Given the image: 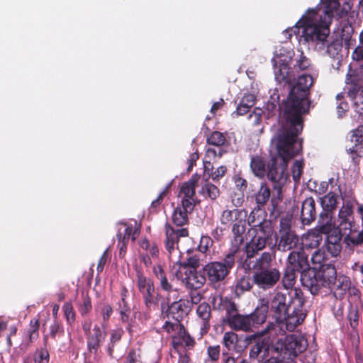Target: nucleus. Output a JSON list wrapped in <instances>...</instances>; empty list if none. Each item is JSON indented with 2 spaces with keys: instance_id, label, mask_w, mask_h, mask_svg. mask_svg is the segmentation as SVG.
<instances>
[{
  "instance_id": "obj_1",
  "label": "nucleus",
  "mask_w": 363,
  "mask_h": 363,
  "mask_svg": "<svg viewBox=\"0 0 363 363\" xmlns=\"http://www.w3.org/2000/svg\"><path fill=\"white\" fill-rule=\"evenodd\" d=\"M298 135L286 128L280 130L276 141L277 154L271 157L267 166L262 156L251 157L250 167L252 174L259 179L267 176L279 194L289 179L287 167L289 161L302 151L303 140L298 139Z\"/></svg>"
},
{
  "instance_id": "obj_2",
  "label": "nucleus",
  "mask_w": 363,
  "mask_h": 363,
  "mask_svg": "<svg viewBox=\"0 0 363 363\" xmlns=\"http://www.w3.org/2000/svg\"><path fill=\"white\" fill-rule=\"evenodd\" d=\"M298 272L285 267L281 283L285 289H291L286 294L277 292L271 300V312L276 321L285 325V330L292 332L305 320L307 311L303 308L305 298L299 288H294Z\"/></svg>"
},
{
  "instance_id": "obj_3",
  "label": "nucleus",
  "mask_w": 363,
  "mask_h": 363,
  "mask_svg": "<svg viewBox=\"0 0 363 363\" xmlns=\"http://www.w3.org/2000/svg\"><path fill=\"white\" fill-rule=\"evenodd\" d=\"M314 83L311 74H302L291 86L287 98L282 101L279 108L286 123V128L300 135L303 128V116L310 109V89Z\"/></svg>"
},
{
  "instance_id": "obj_4",
  "label": "nucleus",
  "mask_w": 363,
  "mask_h": 363,
  "mask_svg": "<svg viewBox=\"0 0 363 363\" xmlns=\"http://www.w3.org/2000/svg\"><path fill=\"white\" fill-rule=\"evenodd\" d=\"M319 11V8L308 9L306 15L302 16L296 26L284 30L286 35L289 34L287 38H291L292 32L294 34L298 33L299 28H303L301 37L309 46L313 47L318 51L324 50L330 35V28L328 22L323 21L322 16H320L318 19Z\"/></svg>"
},
{
  "instance_id": "obj_5",
  "label": "nucleus",
  "mask_w": 363,
  "mask_h": 363,
  "mask_svg": "<svg viewBox=\"0 0 363 363\" xmlns=\"http://www.w3.org/2000/svg\"><path fill=\"white\" fill-rule=\"evenodd\" d=\"M249 269L253 272L255 284L263 290L272 289L281 279V273L277 264L273 263L269 252H263Z\"/></svg>"
},
{
  "instance_id": "obj_6",
  "label": "nucleus",
  "mask_w": 363,
  "mask_h": 363,
  "mask_svg": "<svg viewBox=\"0 0 363 363\" xmlns=\"http://www.w3.org/2000/svg\"><path fill=\"white\" fill-rule=\"evenodd\" d=\"M247 233L251 238L245 247L247 257L243 263L245 269L250 268V259L253 258L259 251L262 250L267 246L269 248L274 247L276 238V233L272 222H265L259 227L250 228Z\"/></svg>"
},
{
  "instance_id": "obj_7",
  "label": "nucleus",
  "mask_w": 363,
  "mask_h": 363,
  "mask_svg": "<svg viewBox=\"0 0 363 363\" xmlns=\"http://www.w3.org/2000/svg\"><path fill=\"white\" fill-rule=\"evenodd\" d=\"M235 264V252L228 253L220 261L208 262L203 267L206 281L213 286L220 285L228 277Z\"/></svg>"
},
{
  "instance_id": "obj_8",
  "label": "nucleus",
  "mask_w": 363,
  "mask_h": 363,
  "mask_svg": "<svg viewBox=\"0 0 363 363\" xmlns=\"http://www.w3.org/2000/svg\"><path fill=\"white\" fill-rule=\"evenodd\" d=\"M318 227L320 233L327 235L325 247L328 252L333 257L339 255L342 250L343 231L333 226L327 213H320Z\"/></svg>"
},
{
  "instance_id": "obj_9",
  "label": "nucleus",
  "mask_w": 363,
  "mask_h": 363,
  "mask_svg": "<svg viewBox=\"0 0 363 363\" xmlns=\"http://www.w3.org/2000/svg\"><path fill=\"white\" fill-rule=\"evenodd\" d=\"M277 325L270 323L267 325V328L260 333L250 335L245 337V342L247 345H250V350L249 352V357L251 359H263L264 356L268 352L269 347L267 340L263 337L266 333H271L272 330H276L277 328H279L283 333L285 332L284 327L281 329V325L277 321ZM283 326L285 327L284 325Z\"/></svg>"
},
{
  "instance_id": "obj_10",
  "label": "nucleus",
  "mask_w": 363,
  "mask_h": 363,
  "mask_svg": "<svg viewBox=\"0 0 363 363\" xmlns=\"http://www.w3.org/2000/svg\"><path fill=\"white\" fill-rule=\"evenodd\" d=\"M299 241L298 236L291 228V220L288 216L282 217L279 221L278 235L275 238V247L277 250L286 252L296 247Z\"/></svg>"
},
{
  "instance_id": "obj_11",
  "label": "nucleus",
  "mask_w": 363,
  "mask_h": 363,
  "mask_svg": "<svg viewBox=\"0 0 363 363\" xmlns=\"http://www.w3.org/2000/svg\"><path fill=\"white\" fill-rule=\"evenodd\" d=\"M273 350L283 359H294L306 350L301 340L294 335L280 338L274 344Z\"/></svg>"
},
{
  "instance_id": "obj_12",
  "label": "nucleus",
  "mask_w": 363,
  "mask_h": 363,
  "mask_svg": "<svg viewBox=\"0 0 363 363\" xmlns=\"http://www.w3.org/2000/svg\"><path fill=\"white\" fill-rule=\"evenodd\" d=\"M166 301L160 305L162 314L164 318H172L174 320L182 321L189 312V301L179 299L172 303Z\"/></svg>"
},
{
  "instance_id": "obj_13",
  "label": "nucleus",
  "mask_w": 363,
  "mask_h": 363,
  "mask_svg": "<svg viewBox=\"0 0 363 363\" xmlns=\"http://www.w3.org/2000/svg\"><path fill=\"white\" fill-rule=\"evenodd\" d=\"M176 276L178 279L181 280L184 286L189 290L196 291L202 288L206 282L202 269L200 271L187 269L184 272L179 270L176 273Z\"/></svg>"
},
{
  "instance_id": "obj_14",
  "label": "nucleus",
  "mask_w": 363,
  "mask_h": 363,
  "mask_svg": "<svg viewBox=\"0 0 363 363\" xmlns=\"http://www.w3.org/2000/svg\"><path fill=\"white\" fill-rule=\"evenodd\" d=\"M347 152L353 164L358 165L363 157V124L351 132L350 145L347 147Z\"/></svg>"
},
{
  "instance_id": "obj_15",
  "label": "nucleus",
  "mask_w": 363,
  "mask_h": 363,
  "mask_svg": "<svg viewBox=\"0 0 363 363\" xmlns=\"http://www.w3.org/2000/svg\"><path fill=\"white\" fill-rule=\"evenodd\" d=\"M286 266L301 274V276L311 268L308 255L303 248L292 250L288 255Z\"/></svg>"
},
{
  "instance_id": "obj_16",
  "label": "nucleus",
  "mask_w": 363,
  "mask_h": 363,
  "mask_svg": "<svg viewBox=\"0 0 363 363\" xmlns=\"http://www.w3.org/2000/svg\"><path fill=\"white\" fill-rule=\"evenodd\" d=\"M165 240L164 247L170 257L175 250L178 249V242L181 238L189 236V230L187 228H175L169 223L164 225Z\"/></svg>"
},
{
  "instance_id": "obj_17",
  "label": "nucleus",
  "mask_w": 363,
  "mask_h": 363,
  "mask_svg": "<svg viewBox=\"0 0 363 363\" xmlns=\"http://www.w3.org/2000/svg\"><path fill=\"white\" fill-rule=\"evenodd\" d=\"M211 303L214 310L224 311L223 322L227 324L238 313V309L235 302L228 297L218 295L212 298Z\"/></svg>"
},
{
  "instance_id": "obj_18",
  "label": "nucleus",
  "mask_w": 363,
  "mask_h": 363,
  "mask_svg": "<svg viewBox=\"0 0 363 363\" xmlns=\"http://www.w3.org/2000/svg\"><path fill=\"white\" fill-rule=\"evenodd\" d=\"M363 64L359 68H350L345 79L347 94L349 97L355 96L363 89Z\"/></svg>"
},
{
  "instance_id": "obj_19",
  "label": "nucleus",
  "mask_w": 363,
  "mask_h": 363,
  "mask_svg": "<svg viewBox=\"0 0 363 363\" xmlns=\"http://www.w3.org/2000/svg\"><path fill=\"white\" fill-rule=\"evenodd\" d=\"M152 273L157 281L160 290L167 294L164 300L169 302L171 301L170 294L174 292L176 294L178 292V290L172 284L174 279H169L167 277V272L160 264H155L152 267Z\"/></svg>"
},
{
  "instance_id": "obj_20",
  "label": "nucleus",
  "mask_w": 363,
  "mask_h": 363,
  "mask_svg": "<svg viewBox=\"0 0 363 363\" xmlns=\"http://www.w3.org/2000/svg\"><path fill=\"white\" fill-rule=\"evenodd\" d=\"M269 310L271 311V303L264 298L259 299L254 311L247 315L252 331L266 321Z\"/></svg>"
},
{
  "instance_id": "obj_21",
  "label": "nucleus",
  "mask_w": 363,
  "mask_h": 363,
  "mask_svg": "<svg viewBox=\"0 0 363 363\" xmlns=\"http://www.w3.org/2000/svg\"><path fill=\"white\" fill-rule=\"evenodd\" d=\"M300 280L302 285L307 288L313 295L318 294L322 288L326 287L321 278H318V273L315 269H311L309 271L303 273L301 276Z\"/></svg>"
},
{
  "instance_id": "obj_22",
  "label": "nucleus",
  "mask_w": 363,
  "mask_h": 363,
  "mask_svg": "<svg viewBox=\"0 0 363 363\" xmlns=\"http://www.w3.org/2000/svg\"><path fill=\"white\" fill-rule=\"evenodd\" d=\"M353 212V206L350 201H347L342 205L338 213L339 225L337 229L342 231L347 230L354 228V225H357L354 221Z\"/></svg>"
},
{
  "instance_id": "obj_23",
  "label": "nucleus",
  "mask_w": 363,
  "mask_h": 363,
  "mask_svg": "<svg viewBox=\"0 0 363 363\" xmlns=\"http://www.w3.org/2000/svg\"><path fill=\"white\" fill-rule=\"evenodd\" d=\"M222 344L224 347L222 352L238 354L239 355L246 347V345H242V341L239 338L238 335L233 331L224 333Z\"/></svg>"
},
{
  "instance_id": "obj_24",
  "label": "nucleus",
  "mask_w": 363,
  "mask_h": 363,
  "mask_svg": "<svg viewBox=\"0 0 363 363\" xmlns=\"http://www.w3.org/2000/svg\"><path fill=\"white\" fill-rule=\"evenodd\" d=\"M196 315L200 321V330L202 335L206 334L211 328L210 320L212 318L211 307L207 302L199 304L196 308Z\"/></svg>"
},
{
  "instance_id": "obj_25",
  "label": "nucleus",
  "mask_w": 363,
  "mask_h": 363,
  "mask_svg": "<svg viewBox=\"0 0 363 363\" xmlns=\"http://www.w3.org/2000/svg\"><path fill=\"white\" fill-rule=\"evenodd\" d=\"M171 345L175 350H178L179 348L183 347L188 350H192L196 345V340L184 326L183 330H181L177 335L172 337Z\"/></svg>"
},
{
  "instance_id": "obj_26",
  "label": "nucleus",
  "mask_w": 363,
  "mask_h": 363,
  "mask_svg": "<svg viewBox=\"0 0 363 363\" xmlns=\"http://www.w3.org/2000/svg\"><path fill=\"white\" fill-rule=\"evenodd\" d=\"M106 334L101 327L95 325L92 333L86 336L87 349L90 352L96 353L101 343L104 341Z\"/></svg>"
},
{
  "instance_id": "obj_27",
  "label": "nucleus",
  "mask_w": 363,
  "mask_h": 363,
  "mask_svg": "<svg viewBox=\"0 0 363 363\" xmlns=\"http://www.w3.org/2000/svg\"><path fill=\"white\" fill-rule=\"evenodd\" d=\"M316 218L315 203L312 197L302 203L300 219L303 225H310Z\"/></svg>"
},
{
  "instance_id": "obj_28",
  "label": "nucleus",
  "mask_w": 363,
  "mask_h": 363,
  "mask_svg": "<svg viewBox=\"0 0 363 363\" xmlns=\"http://www.w3.org/2000/svg\"><path fill=\"white\" fill-rule=\"evenodd\" d=\"M201 255L194 249H189L186 251V256L184 259L177 261V264L179 267V270L187 269H197L201 265Z\"/></svg>"
},
{
  "instance_id": "obj_29",
  "label": "nucleus",
  "mask_w": 363,
  "mask_h": 363,
  "mask_svg": "<svg viewBox=\"0 0 363 363\" xmlns=\"http://www.w3.org/2000/svg\"><path fill=\"white\" fill-rule=\"evenodd\" d=\"M359 225H354V228L343 230V242L346 246L350 249L363 245V229L358 231Z\"/></svg>"
},
{
  "instance_id": "obj_30",
  "label": "nucleus",
  "mask_w": 363,
  "mask_h": 363,
  "mask_svg": "<svg viewBox=\"0 0 363 363\" xmlns=\"http://www.w3.org/2000/svg\"><path fill=\"white\" fill-rule=\"evenodd\" d=\"M135 285L141 297L156 291L153 280L140 270L136 272Z\"/></svg>"
},
{
  "instance_id": "obj_31",
  "label": "nucleus",
  "mask_w": 363,
  "mask_h": 363,
  "mask_svg": "<svg viewBox=\"0 0 363 363\" xmlns=\"http://www.w3.org/2000/svg\"><path fill=\"white\" fill-rule=\"evenodd\" d=\"M318 278L325 284L327 288H331L334 285L337 279V271L334 265L330 264H323L319 269L316 270Z\"/></svg>"
},
{
  "instance_id": "obj_32",
  "label": "nucleus",
  "mask_w": 363,
  "mask_h": 363,
  "mask_svg": "<svg viewBox=\"0 0 363 363\" xmlns=\"http://www.w3.org/2000/svg\"><path fill=\"white\" fill-rule=\"evenodd\" d=\"M160 298V295L157 292V291L142 296V300L145 306V308L143 311L142 314L144 316L145 320H149L151 318L152 311H155L158 306Z\"/></svg>"
},
{
  "instance_id": "obj_33",
  "label": "nucleus",
  "mask_w": 363,
  "mask_h": 363,
  "mask_svg": "<svg viewBox=\"0 0 363 363\" xmlns=\"http://www.w3.org/2000/svg\"><path fill=\"white\" fill-rule=\"evenodd\" d=\"M253 284H255L253 277H251L249 274L237 277L234 286L235 296L239 298L245 292L250 291L252 289Z\"/></svg>"
},
{
  "instance_id": "obj_34",
  "label": "nucleus",
  "mask_w": 363,
  "mask_h": 363,
  "mask_svg": "<svg viewBox=\"0 0 363 363\" xmlns=\"http://www.w3.org/2000/svg\"><path fill=\"white\" fill-rule=\"evenodd\" d=\"M265 222L272 221L271 220L267 219V213L264 207L257 206L250 212L247 218V223L251 226V228H256L262 225Z\"/></svg>"
},
{
  "instance_id": "obj_35",
  "label": "nucleus",
  "mask_w": 363,
  "mask_h": 363,
  "mask_svg": "<svg viewBox=\"0 0 363 363\" xmlns=\"http://www.w3.org/2000/svg\"><path fill=\"white\" fill-rule=\"evenodd\" d=\"M226 325L236 331H252L247 315H242L238 313L231 320H229Z\"/></svg>"
},
{
  "instance_id": "obj_36",
  "label": "nucleus",
  "mask_w": 363,
  "mask_h": 363,
  "mask_svg": "<svg viewBox=\"0 0 363 363\" xmlns=\"http://www.w3.org/2000/svg\"><path fill=\"white\" fill-rule=\"evenodd\" d=\"M246 212L245 210L238 208L225 209L222 211L219 220L222 225L229 227Z\"/></svg>"
},
{
  "instance_id": "obj_37",
  "label": "nucleus",
  "mask_w": 363,
  "mask_h": 363,
  "mask_svg": "<svg viewBox=\"0 0 363 363\" xmlns=\"http://www.w3.org/2000/svg\"><path fill=\"white\" fill-rule=\"evenodd\" d=\"M290 67L287 63H280L278 67L274 68L275 79L277 82L281 84H289L291 80Z\"/></svg>"
},
{
  "instance_id": "obj_38",
  "label": "nucleus",
  "mask_w": 363,
  "mask_h": 363,
  "mask_svg": "<svg viewBox=\"0 0 363 363\" xmlns=\"http://www.w3.org/2000/svg\"><path fill=\"white\" fill-rule=\"evenodd\" d=\"M338 196L334 192H329L321 199V205L323 208L322 213H327L329 219L331 220L330 212H332L337 207Z\"/></svg>"
},
{
  "instance_id": "obj_39",
  "label": "nucleus",
  "mask_w": 363,
  "mask_h": 363,
  "mask_svg": "<svg viewBox=\"0 0 363 363\" xmlns=\"http://www.w3.org/2000/svg\"><path fill=\"white\" fill-rule=\"evenodd\" d=\"M120 225H123L124 229L122 230L121 228H118V230L116 237L118 238V242L128 243L130 236H132L133 241L135 240L139 234L138 230H133L132 225H127L125 223H121Z\"/></svg>"
},
{
  "instance_id": "obj_40",
  "label": "nucleus",
  "mask_w": 363,
  "mask_h": 363,
  "mask_svg": "<svg viewBox=\"0 0 363 363\" xmlns=\"http://www.w3.org/2000/svg\"><path fill=\"white\" fill-rule=\"evenodd\" d=\"M271 196L270 187L267 182H262L259 190L255 194V199L257 206L264 207L269 201Z\"/></svg>"
},
{
  "instance_id": "obj_41",
  "label": "nucleus",
  "mask_w": 363,
  "mask_h": 363,
  "mask_svg": "<svg viewBox=\"0 0 363 363\" xmlns=\"http://www.w3.org/2000/svg\"><path fill=\"white\" fill-rule=\"evenodd\" d=\"M340 3L338 0H321V7L325 14V20L330 24L334 12L338 9Z\"/></svg>"
},
{
  "instance_id": "obj_42",
  "label": "nucleus",
  "mask_w": 363,
  "mask_h": 363,
  "mask_svg": "<svg viewBox=\"0 0 363 363\" xmlns=\"http://www.w3.org/2000/svg\"><path fill=\"white\" fill-rule=\"evenodd\" d=\"M40 320L38 318H33L30 320L29 328L26 330V337L28 339V345L35 342L39 337Z\"/></svg>"
},
{
  "instance_id": "obj_43",
  "label": "nucleus",
  "mask_w": 363,
  "mask_h": 363,
  "mask_svg": "<svg viewBox=\"0 0 363 363\" xmlns=\"http://www.w3.org/2000/svg\"><path fill=\"white\" fill-rule=\"evenodd\" d=\"M199 193L205 199L209 198L211 200H216L220 195V190L215 184L206 182L202 185Z\"/></svg>"
},
{
  "instance_id": "obj_44",
  "label": "nucleus",
  "mask_w": 363,
  "mask_h": 363,
  "mask_svg": "<svg viewBox=\"0 0 363 363\" xmlns=\"http://www.w3.org/2000/svg\"><path fill=\"white\" fill-rule=\"evenodd\" d=\"M247 212L245 213L241 217H240L232 225V233H233L235 238H240L242 239V235L246 230V217Z\"/></svg>"
},
{
  "instance_id": "obj_45",
  "label": "nucleus",
  "mask_w": 363,
  "mask_h": 363,
  "mask_svg": "<svg viewBox=\"0 0 363 363\" xmlns=\"http://www.w3.org/2000/svg\"><path fill=\"white\" fill-rule=\"evenodd\" d=\"M322 240L321 236L315 233H308L303 240V247L305 250L317 248Z\"/></svg>"
},
{
  "instance_id": "obj_46",
  "label": "nucleus",
  "mask_w": 363,
  "mask_h": 363,
  "mask_svg": "<svg viewBox=\"0 0 363 363\" xmlns=\"http://www.w3.org/2000/svg\"><path fill=\"white\" fill-rule=\"evenodd\" d=\"M172 220L175 225L182 227L189 222L188 213L182 210L181 207H177L172 213Z\"/></svg>"
},
{
  "instance_id": "obj_47",
  "label": "nucleus",
  "mask_w": 363,
  "mask_h": 363,
  "mask_svg": "<svg viewBox=\"0 0 363 363\" xmlns=\"http://www.w3.org/2000/svg\"><path fill=\"white\" fill-rule=\"evenodd\" d=\"M184 326L181 321L174 320V322H171L166 320L162 327V330L169 335L172 339V337L177 335L179 331L183 330Z\"/></svg>"
},
{
  "instance_id": "obj_48",
  "label": "nucleus",
  "mask_w": 363,
  "mask_h": 363,
  "mask_svg": "<svg viewBox=\"0 0 363 363\" xmlns=\"http://www.w3.org/2000/svg\"><path fill=\"white\" fill-rule=\"evenodd\" d=\"M197 179L192 177L189 181L184 182L181 189L180 193L184 194V197L194 198L195 196V188Z\"/></svg>"
},
{
  "instance_id": "obj_49",
  "label": "nucleus",
  "mask_w": 363,
  "mask_h": 363,
  "mask_svg": "<svg viewBox=\"0 0 363 363\" xmlns=\"http://www.w3.org/2000/svg\"><path fill=\"white\" fill-rule=\"evenodd\" d=\"M325 47L327 48V52L329 56L333 58H338V55L342 49V43L341 40L335 39L328 43L327 40Z\"/></svg>"
},
{
  "instance_id": "obj_50",
  "label": "nucleus",
  "mask_w": 363,
  "mask_h": 363,
  "mask_svg": "<svg viewBox=\"0 0 363 363\" xmlns=\"http://www.w3.org/2000/svg\"><path fill=\"white\" fill-rule=\"evenodd\" d=\"M117 310L120 314L121 320L123 323H128L129 320L131 308L126 299H121L119 301L118 303Z\"/></svg>"
},
{
  "instance_id": "obj_51",
  "label": "nucleus",
  "mask_w": 363,
  "mask_h": 363,
  "mask_svg": "<svg viewBox=\"0 0 363 363\" xmlns=\"http://www.w3.org/2000/svg\"><path fill=\"white\" fill-rule=\"evenodd\" d=\"M50 337L55 340L56 337H62L65 334L63 323L61 320L55 318L49 327Z\"/></svg>"
},
{
  "instance_id": "obj_52",
  "label": "nucleus",
  "mask_w": 363,
  "mask_h": 363,
  "mask_svg": "<svg viewBox=\"0 0 363 363\" xmlns=\"http://www.w3.org/2000/svg\"><path fill=\"white\" fill-rule=\"evenodd\" d=\"M226 141L225 136L221 132L215 130L207 138V143L211 145L220 147Z\"/></svg>"
},
{
  "instance_id": "obj_53",
  "label": "nucleus",
  "mask_w": 363,
  "mask_h": 363,
  "mask_svg": "<svg viewBox=\"0 0 363 363\" xmlns=\"http://www.w3.org/2000/svg\"><path fill=\"white\" fill-rule=\"evenodd\" d=\"M351 284L352 281L349 277L341 274L337 276L335 283L334 285H332V286H334L335 289L340 290L342 294H345L347 289H350Z\"/></svg>"
},
{
  "instance_id": "obj_54",
  "label": "nucleus",
  "mask_w": 363,
  "mask_h": 363,
  "mask_svg": "<svg viewBox=\"0 0 363 363\" xmlns=\"http://www.w3.org/2000/svg\"><path fill=\"white\" fill-rule=\"evenodd\" d=\"M207 359L206 362L216 363L218 362L220 357V345H210L206 349Z\"/></svg>"
},
{
  "instance_id": "obj_55",
  "label": "nucleus",
  "mask_w": 363,
  "mask_h": 363,
  "mask_svg": "<svg viewBox=\"0 0 363 363\" xmlns=\"http://www.w3.org/2000/svg\"><path fill=\"white\" fill-rule=\"evenodd\" d=\"M213 245V240L208 235H203L200 239L199 245L195 250L201 254H205Z\"/></svg>"
},
{
  "instance_id": "obj_56",
  "label": "nucleus",
  "mask_w": 363,
  "mask_h": 363,
  "mask_svg": "<svg viewBox=\"0 0 363 363\" xmlns=\"http://www.w3.org/2000/svg\"><path fill=\"white\" fill-rule=\"evenodd\" d=\"M62 310L67 324L72 325L75 321V313L72 304L70 302L65 303Z\"/></svg>"
},
{
  "instance_id": "obj_57",
  "label": "nucleus",
  "mask_w": 363,
  "mask_h": 363,
  "mask_svg": "<svg viewBox=\"0 0 363 363\" xmlns=\"http://www.w3.org/2000/svg\"><path fill=\"white\" fill-rule=\"evenodd\" d=\"M357 93L355 96L350 97L354 101V108L355 111L363 116V88Z\"/></svg>"
},
{
  "instance_id": "obj_58",
  "label": "nucleus",
  "mask_w": 363,
  "mask_h": 363,
  "mask_svg": "<svg viewBox=\"0 0 363 363\" xmlns=\"http://www.w3.org/2000/svg\"><path fill=\"white\" fill-rule=\"evenodd\" d=\"M92 309V304L91 298L88 294L82 296V303L80 304L79 311L81 315L84 316L87 315Z\"/></svg>"
},
{
  "instance_id": "obj_59",
  "label": "nucleus",
  "mask_w": 363,
  "mask_h": 363,
  "mask_svg": "<svg viewBox=\"0 0 363 363\" xmlns=\"http://www.w3.org/2000/svg\"><path fill=\"white\" fill-rule=\"evenodd\" d=\"M350 326L355 329L359 325V313L357 307H352L347 315Z\"/></svg>"
},
{
  "instance_id": "obj_60",
  "label": "nucleus",
  "mask_w": 363,
  "mask_h": 363,
  "mask_svg": "<svg viewBox=\"0 0 363 363\" xmlns=\"http://www.w3.org/2000/svg\"><path fill=\"white\" fill-rule=\"evenodd\" d=\"M303 162L301 160H296L292 166V177L294 182H297L300 180L303 172Z\"/></svg>"
},
{
  "instance_id": "obj_61",
  "label": "nucleus",
  "mask_w": 363,
  "mask_h": 363,
  "mask_svg": "<svg viewBox=\"0 0 363 363\" xmlns=\"http://www.w3.org/2000/svg\"><path fill=\"white\" fill-rule=\"evenodd\" d=\"M49 360L50 354L46 347L36 352V355L34 358L35 363H48Z\"/></svg>"
},
{
  "instance_id": "obj_62",
  "label": "nucleus",
  "mask_w": 363,
  "mask_h": 363,
  "mask_svg": "<svg viewBox=\"0 0 363 363\" xmlns=\"http://www.w3.org/2000/svg\"><path fill=\"white\" fill-rule=\"evenodd\" d=\"M195 206L194 199L183 197L181 201V208L184 211L191 213Z\"/></svg>"
},
{
  "instance_id": "obj_63",
  "label": "nucleus",
  "mask_w": 363,
  "mask_h": 363,
  "mask_svg": "<svg viewBox=\"0 0 363 363\" xmlns=\"http://www.w3.org/2000/svg\"><path fill=\"white\" fill-rule=\"evenodd\" d=\"M140 359V350L130 349L125 357L124 363H136Z\"/></svg>"
},
{
  "instance_id": "obj_64",
  "label": "nucleus",
  "mask_w": 363,
  "mask_h": 363,
  "mask_svg": "<svg viewBox=\"0 0 363 363\" xmlns=\"http://www.w3.org/2000/svg\"><path fill=\"white\" fill-rule=\"evenodd\" d=\"M124 334V330L122 328H116L111 330L110 335V342L116 344L121 339Z\"/></svg>"
}]
</instances>
